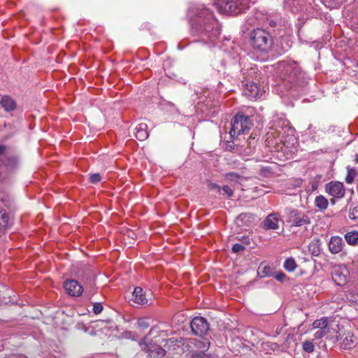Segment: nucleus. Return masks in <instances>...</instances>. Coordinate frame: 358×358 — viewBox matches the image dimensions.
Masks as SVG:
<instances>
[{
  "label": "nucleus",
  "instance_id": "nucleus-1",
  "mask_svg": "<svg viewBox=\"0 0 358 358\" xmlns=\"http://www.w3.org/2000/svg\"><path fill=\"white\" fill-rule=\"evenodd\" d=\"M190 33L194 42L212 47L220 34V25L213 13L204 6L191 8Z\"/></svg>",
  "mask_w": 358,
  "mask_h": 358
},
{
  "label": "nucleus",
  "instance_id": "nucleus-2",
  "mask_svg": "<svg viewBox=\"0 0 358 358\" xmlns=\"http://www.w3.org/2000/svg\"><path fill=\"white\" fill-rule=\"evenodd\" d=\"M280 69L281 85L287 90L294 85H303L306 82L305 73L301 71L296 62L294 61H282L279 63Z\"/></svg>",
  "mask_w": 358,
  "mask_h": 358
},
{
  "label": "nucleus",
  "instance_id": "nucleus-3",
  "mask_svg": "<svg viewBox=\"0 0 358 358\" xmlns=\"http://www.w3.org/2000/svg\"><path fill=\"white\" fill-rule=\"evenodd\" d=\"M250 44L254 50L265 53L271 50L273 38L266 30L257 29L250 34Z\"/></svg>",
  "mask_w": 358,
  "mask_h": 358
},
{
  "label": "nucleus",
  "instance_id": "nucleus-4",
  "mask_svg": "<svg viewBox=\"0 0 358 358\" xmlns=\"http://www.w3.org/2000/svg\"><path fill=\"white\" fill-rule=\"evenodd\" d=\"M214 3L220 13L236 15L248 9L250 0H215Z\"/></svg>",
  "mask_w": 358,
  "mask_h": 358
},
{
  "label": "nucleus",
  "instance_id": "nucleus-5",
  "mask_svg": "<svg viewBox=\"0 0 358 358\" xmlns=\"http://www.w3.org/2000/svg\"><path fill=\"white\" fill-rule=\"evenodd\" d=\"M252 126L251 120L248 116L239 113L236 115L231 121V138L238 139L240 136L248 134Z\"/></svg>",
  "mask_w": 358,
  "mask_h": 358
},
{
  "label": "nucleus",
  "instance_id": "nucleus-6",
  "mask_svg": "<svg viewBox=\"0 0 358 358\" xmlns=\"http://www.w3.org/2000/svg\"><path fill=\"white\" fill-rule=\"evenodd\" d=\"M285 220L291 227H306L310 224L308 213L296 208H286L285 210Z\"/></svg>",
  "mask_w": 358,
  "mask_h": 358
},
{
  "label": "nucleus",
  "instance_id": "nucleus-7",
  "mask_svg": "<svg viewBox=\"0 0 358 358\" xmlns=\"http://www.w3.org/2000/svg\"><path fill=\"white\" fill-rule=\"evenodd\" d=\"M155 332H158V328L157 326L152 327L147 336L142 338L139 341V345L142 350L148 354V356L152 358H159L165 355L166 350L162 347L151 343H148V336L152 335Z\"/></svg>",
  "mask_w": 358,
  "mask_h": 358
},
{
  "label": "nucleus",
  "instance_id": "nucleus-8",
  "mask_svg": "<svg viewBox=\"0 0 358 358\" xmlns=\"http://www.w3.org/2000/svg\"><path fill=\"white\" fill-rule=\"evenodd\" d=\"M20 165L19 157L8 150L5 145H0V166H3L8 171H14Z\"/></svg>",
  "mask_w": 358,
  "mask_h": 358
},
{
  "label": "nucleus",
  "instance_id": "nucleus-9",
  "mask_svg": "<svg viewBox=\"0 0 358 358\" xmlns=\"http://www.w3.org/2000/svg\"><path fill=\"white\" fill-rule=\"evenodd\" d=\"M190 327L192 333L198 336L205 335L209 329L207 320L203 317L193 318L190 323Z\"/></svg>",
  "mask_w": 358,
  "mask_h": 358
},
{
  "label": "nucleus",
  "instance_id": "nucleus-10",
  "mask_svg": "<svg viewBox=\"0 0 358 358\" xmlns=\"http://www.w3.org/2000/svg\"><path fill=\"white\" fill-rule=\"evenodd\" d=\"M324 330L327 339L331 340L333 343L339 341L341 336V328L336 321L331 318Z\"/></svg>",
  "mask_w": 358,
  "mask_h": 358
},
{
  "label": "nucleus",
  "instance_id": "nucleus-11",
  "mask_svg": "<svg viewBox=\"0 0 358 358\" xmlns=\"http://www.w3.org/2000/svg\"><path fill=\"white\" fill-rule=\"evenodd\" d=\"M325 191L330 196L341 199L344 196L345 190L342 182L338 181H331L325 185Z\"/></svg>",
  "mask_w": 358,
  "mask_h": 358
},
{
  "label": "nucleus",
  "instance_id": "nucleus-12",
  "mask_svg": "<svg viewBox=\"0 0 358 358\" xmlns=\"http://www.w3.org/2000/svg\"><path fill=\"white\" fill-rule=\"evenodd\" d=\"M331 278L338 286H343L348 281V270L341 266H336L332 268Z\"/></svg>",
  "mask_w": 358,
  "mask_h": 358
},
{
  "label": "nucleus",
  "instance_id": "nucleus-13",
  "mask_svg": "<svg viewBox=\"0 0 358 358\" xmlns=\"http://www.w3.org/2000/svg\"><path fill=\"white\" fill-rule=\"evenodd\" d=\"M289 122L283 114H278L273 117L270 122V128L276 131L278 134L289 127Z\"/></svg>",
  "mask_w": 358,
  "mask_h": 358
},
{
  "label": "nucleus",
  "instance_id": "nucleus-14",
  "mask_svg": "<svg viewBox=\"0 0 358 358\" xmlns=\"http://www.w3.org/2000/svg\"><path fill=\"white\" fill-rule=\"evenodd\" d=\"M64 288L66 292L71 296H79L83 292L82 285L76 280L67 279L64 282Z\"/></svg>",
  "mask_w": 358,
  "mask_h": 358
},
{
  "label": "nucleus",
  "instance_id": "nucleus-15",
  "mask_svg": "<svg viewBox=\"0 0 358 358\" xmlns=\"http://www.w3.org/2000/svg\"><path fill=\"white\" fill-rule=\"evenodd\" d=\"M242 85L244 87L243 93L248 99H257L259 97V88L254 81L242 80Z\"/></svg>",
  "mask_w": 358,
  "mask_h": 358
},
{
  "label": "nucleus",
  "instance_id": "nucleus-16",
  "mask_svg": "<svg viewBox=\"0 0 358 358\" xmlns=\"http://www.w3.org/2000/svg\"><path fill=\"white\" fill-rule=\"evenodd\" d=\"M343 329L342 327L341 336L339 338V340L341 341V348L343 349H352L355 348L357 345V338L354 336L352 332L343 331Z\"/></svg>",
  "mask_w": 358,
  "mask_h": 358
},
{
  "label": "nucleus",
  "instance_id": "nucleus-17",
  "mask_svg": "<svg viewBox=\"0 0 358 358\" xmlns=\"http://www.w3.org/2000/svg\"><path fill=\"white\" fill-rule=\"evenodd\" d=\"M345 243L343 239L338 236H332L329 242V250L332 254H338L343 249Z\"/></svg>",
  "mask_w": 358,
  "mask_h": 358
},
{
  "label": "nucleus",
  "instance_id": "nucleus-18",
  "mask_svg": "<svg viewBox=\"0 0 358 358\" xmlns=\"http://www.w3.org/2000/svg\"><path fill=\"white\" fill-rule=\"evenodd\" d=\"M131 300L139 305H144L148 303L145 293L141 287H136L132 292Z\"/></svg>",
  "mask_w": 358,
  "mask_h": 358
},
{
  "label": "nucleus",
  "instance_id": "nucleus-19",
  "mask_svg": "<svg viewBox=\"0 0 358 358\" xmlns=\"http://www.w3.org/2000/svg\"><path fill=\"white\" fill-rule=\"evenodd\" d=\"M279 215L270 214L264 221V228L265 229H277L279 227Z\"/></svg>",
  "mask_w": 358,
  "mask_h": 358
},
{
  "label": "nucleus",
  "instance_id": "nucleus-20",
  "mask_svg": "<svg viewBox=\"0 0 358 358\" xmlns=\"http://www.w3.org/2000/svg\"><path fill=\"white\" fill-rule=\"evenodd\" d=\"M135 136L139 141H144L148 138V126L145 123H140L135 128Z\"/></svg>",
  "mask_w": 358,
  "mask_h": 358
},
{
  "label": "nucleus",
  "instance_id": "nucleus-21",
  "mask_svg": "<svg viewBox=\"0 0 358 358\" xmlns=\"http://www.w3.org/2000/svg\"><path fill=\"white\" fill-rule=\"evenodd\" d=\"M0 104L6 112H10L15 109V101L9 96H3L1 101Z\"/></svg>",
  "mask_w": 358,
  "mask_h": 358
},
{
  "label": "nucleus",
  "instance_id": "nucleus-22",
  "mask_svg": "<svg viewBox=\"0 0 358 358\" xmlns=\"http://www.w3.org/2000/svg\"><path fill=\"white\" fill-rule=\"evenodd\" d=\"M242 78L243 80H248L249 82L254 81L257 77V69L256 66H252L250 69H242Z\"/></svg>",
  "mask_w": 358,
  "mask_h": 358
},
{
  "label": "nucleus",
  "instance_id": "nucleus-23",
  "mask_svg": "<svg viewBox=\"0 0 358 358\" xmlns=\"http://www.w3.org/2000/svg\"><path fill=\"white\" fill-rule=\"evenodd\" d=\"M344 238L350 245H358V231L352 230L348 231L345 234Z\"/></svg>",
  "mask_w": 358,
  "mask_h": 358
},
{
  "label": "nucleus",
  "instance_id": "nucleus-24",
  "mask_svg": "<svg viewBox=\"0 0 358 358\" xmlns=\"http://www.w3.org/2000/svg\"><path fill=\"white\" fill-rule=\"evenodd\" d=\"M315 205L321 211H324L327 208L329 201L324 196L320 195L315 197Z\"/></svg>",
  "mask_w": 358,
  "mask_h": 358
},
{
  "label": "nucleus",
  "instance_id": "nucleus-25",
  "mask_svg": "<svg viewBox=\"0 0 358 358\" xmlns=\"http://www.w3.org/2000/svg\"><path fill=\"white\" fill-rule=\"evenodd\" d=\"M331 318L327 317H323L320 319L316 320L313 322V329H324L326 328L328 322Z\"/></svg>",
  "mask_w": 358,
  "mask_h": 358
},
{
  "label": "nucleus",
  "instance_id": "nucleus-26",
  "mask_svg": "<svg viewBox=\"0 0 358 358\" xmlns=\"http://www.w3.org/2000/svg\"><path fill=\"white\" fill-rule=\"evenodd\" d=\"M10 222V217L5 209L0 208V229L6 228Z\"/></svg>",
  "mask_w": 358,
  "mask_h": 358
},
{
  "label": "nucleus",
  "instance_id": "nucleus-27",
  "mask_svg": "<svg viewBox=\"0 0 358 358\" xmlns=\"http://www.w3.org/2000/svg\"><path fill=\"white\" fill-rule=\"evenodd\" d=\"M308 250L313 256H319L321 252L320 240L313 241L308 245Z\"/></svg>",
  "mask_w": 358,
  "mask_h": 358
},
{
  "label": "nucleus",
  "instance_id": "nucleus-28",
  "mask_svg": "<svg viewBox=\"0 0 358 358\" xmlns=\"http://www.w3.org/2000/svg\"><path fill=\"white\" fill-rule=\"evenodd\" d=\"M241 150H239L238 154L243 157H248L251 155L255 150V145H247L245 144L241 145L240 146Z\"/></svg>",
  "mask_w": 358,
  "mask_h": 358
},
{
  "label": "nucleus",
  "instance_id": "nucleus-29",
  "mask_svg": "<svg viewBox=\"0 0 358 358\" xmlns=\"http://www.w3.org/2000/svg\"><path fill=\"white\" fill-rule=\"evenodd\" d=\"M347 176L345 177V182L348 184H352L354 182L355 178L357 176V171L355 168L350 166L347 167Z\"/></svg>",
  "mask_w": 358,
  "mask_h": 358
},
{
  "label": "nucleus",
  "instance_id": "nucleus-30",
  "mask_svg": "<svg viewBox=\"0 0 358 358\" xmlns=\"http://www.w3.org/2000/svg\"><path fill=\"white\" fill-rule=\"evenodd\" d=\"M283 266L286 271L292 272L295 270L296 264L293 258H288L285 261Z\"/></svg>",
  "mask_w": 358,
  "mask_h": 358
},
{
  "label": "nucleus",
  "instance_id": "nucleus-31",
  "mask_svg": "<svg viewBox=\"0 0 358 358\" xmlns=\"http://www.w3.org/2000/svg\"><path fill=\"white\" fill-rule=\"evenodd\" d=\"M137 327L138 329H140L142 331H144L147 329L150 324L149 322V318L148 317H141L139 318L137 321Z\"/></svg>",
  "mask_w": 358,
  "mask_h": 358
},
{
  "label": "nucleus",
  "instance_id": "nucleus-32",
  "mask_svg": "<svg viewBox=\"0 0 358 358\" xmlns=\"http://www.w3.org/2000/svg\"><path fill=\"white\" fill-rule=\"evenodd\" d=\"M261 266L259 267L258 274L260 275L261 278L266 277V276H273V270L271 266H264L262 270Z\"/></svg>",
  "mask_w": 358,
  "mask_h": 358
},
{
  "label": "nucleus",
  "instance_id": "nucleus-33",
  "mask_svg": "<svg viewBox=\"0 0 358 358\" xmlns=\"http://www.w3.org/2000/svg\"><path fill=\"white\" fill-rule=\"evenodd\" d=\"M241 145L235 143L234 141H227L225 149L227 151L238 153Z\"/></svg>",
  "mask_w": 358,
  "mask_h": 358
},
{
  "label": "nucleus",
  "instance_id": "nucleus-34",
  "mask_svg": "<svg viewBox=\"0 0 358 358\" xmlns=\"http://www.w3.org/2000/svg\"><path fill=\"white\" fill-rule=\"evenodd\" d=\"M349 218L356 220L358 218V204H351L349 209Z\"/></svg>",
  "mask_w": 358,
  "mask_h": 358
},
{
  "label": "nucleus",
  "instance_id": "nucleus-35",
  "mask_svg": "<svg viewBox=\"0 0 358 358\" xmlns=\"http://www.w3.org/2000/svg\"><path fill=\"white\" fill-rule=\"evenodd\" d=\"M302 348L305 352L311 353L314 351L315 346L312 341H305L302 343Z\"/></svg>",
  "mask_w": 358,
  "mask_h": 358
},
{
  "label": "nucleus",
  "instance_id": "nucleus-36",
  "mask_svg": "<svg viewBox=\"0 0 358 358\" xmlns=\"http://www.w3.org/2000/svg\"><path fill=\"white\" fill-rule=\"evenodd\" d=\"M222 195H226L230 198L234 195V190L228 185H224L221 188Z\"/></svg>",
  "mask_w": 358,
  "mask_h": 358
},
{
  "label": "nucleus",
  "instance_id": "nucleus-37",
  "mask_svg": "<svg viewBox=\"0 0 358 358\" xmlns=\"http://www.w3.org/2000/svg\"><path fill=\"white\" fill-rule=\"evenodd\" d=\"M252 214L250 213H241L236 218L237 223L240 224V222H242L245 220H250Z\"/></svg>",
  "mask_w": 358,
  "mask_h": 358
},
{
  "label": "nucleus",
  "instance_id": "nucleus-38",
  "mask_svg": "<svg viewBox=\"0 0 358 358\" xmlns=\"http://www.w3.org/2000/svg\"><path fill=\"white\" fill-rule=\"evenodd\" d=\"M208 187L211 191H215L216 192L221 194V187L215 182H208Z\"/></svg>",
  "mask_w": 358,
  "mask_h": 358
},
{
  "label": "nucleus",
  "instance_id": "nucleus-39",
  "mask_svg": "<svg viewBox=\"0 0 358 358\" xmlns=\"http://www.w3.org/2000/svg\"><path fill=\"white\" fill-rule=\"evenodd\" d=\"M225 177L230 181H236L241 178V176L235 172H229L226 173Z\"/></svg>",
  "mask_w": 358,
  "mask_h": 358
},
{
  "label": "nucleus",
  "instance_id": "nucleus-40",
  "mask_svg": "<svg viewBox=\"0 0 358 358\" xmlns=\"http://www.w3.org/2000/svg\"><path fill=\"white\" fill-rule=\"evenodd\" d=\"M101 176L99 173H93L90 176V182L95 184L101 181Z\"/></svg>",
  "mask_w": 358,
  "mask_h": 358
},
{
  "label": "nucleus",
  "instance_id": "nucleus-41",
  "mask_svg": "<svg viewBox=\"0 0 358 358\" xmlns=\"http://www.w3.org/2000/svg\"><path fill=\"white\" fill-rule=\"evenodd\" d=\"M93 313L96 315L99 314L103 310V306L101 303H94L93 305Z\"/></svg>",
  "mask_w": 358,
  "mask_h": 358
},
{
  "label": "nucleus",
  "instance_id": "nucleus-42",
  "mask_svg": "<svg viewBox=\"0 0 358 358\" xmlns=\"http://www.w3.org/2000/svg\"><path fill=\"white\" fill-rule=\"evenodd\" d=\"M245 249V246L241 243H235L231 248V250L234 253H238Z\"/></svg>",
  "mask_w": 358,
  "mask_h": 358
},
{
  "label": "nucleus",
  "instance_id": "nucleus-43",
  "mask_svg": "<svg viewBox=\"0 0 358 358\" xmlns=\"http://www.w3.org/2000/svg\"><path fill=\"white\" fill-rule=\"evenodd\" d=\"M273 276L279 282H283L286 277L285 274L282 271H279L277 272L276 273H273Z\"/></svg>",
  "mask_w": 358,
  "mask_h": 358
},
{
  "label": "nucleus",
  "instance_id": "nucleus-44",
  "mask_svg": "<svg viewBox=\"0 0 358 358\" xmlns=\"http://www.w3.org/2000/svg\"><path fill=\"white\" fill-rule=\"evenodd\" d=\"M239 241L241 242V244L245 246L250 244L251 238L249 236H243L239 238Z\"/></svg>",
  "mask_w": 358,
  "mask_h": 358
},
{
  "label": "nucleus",
  "instance_id": "nucleus-45",
  "mask_svg": "<svg viewBox=\"0 0 358 358\" xmlns=\"http://www.w3.org/2000/svg\"><path fill=\"white\" fill-rule=\"evenodd\" d=\"M324 336H325V332H324V329H319L314 334V338L317 339V340L321 339Z\"/></svg>",
  "mask_w": 358,
  "mask_h": 358
},
{
  "label": "nucleus",
  "instance_id": "nucleus-46",
  "mask_svg": "<svg viewBox=\"0 0 358 358\" xmlns=\"http://www.w3.org/2000/svg\"><path fill=\"white\" fill-rule=\"evenodd\" d=\"M125 337L133 341L137 340V335L136 333L133 331H127L125 333Z\"/></svg>",
  "mask_w": 358,
  "mask_h": 358
},
{
  "label": "nucleus",
  "instance_id": "nucleus-47",
  "mask_svg": "<svg viewBox=\"0 0 358 358\" xmlns=\"http://www.w3.org/2000/svg\"><path fill=\"white\" fill-rule=\"evenodd\" d=\"M255 143H256L255 138V137H252L251 136H250V138L245 142V145H247L248 146L249 145H253L255 146Z\"/></svg>",
  "mask_w": 358,
  "mask_h": 358
},
{
  "label": "nucleus",
  "instance_id": "nucleus-48",
  "mask_svg": "<svg viewBox=\"0 0 358 358\" xmlns=\"http://www.w3.org/2000/svg\"><path fill=\"white\" fill-rule=\"evenodd\" d=\"M267 22L271 27H275L277 24L276 22L274 20L268 19Z\"/></svg>",
  "mask_w": 358,
  "mask_h": 358
},
{
  "label": "nucleus",
  "instance_id": "nucleus-49",
  "mask_svg": "<svg viewBox=\"0 0 358 358\" xmlns=\"http://www.w3.org/2000/svg\"><path fill=\"white\" fill-rule=\"evenodd\" d=\"M165 342H166V344L164 345V346H166V345H173L175 343V341L173 340V338H170V339L166 340Z\"/></svg>",
  "mask_w": 358,
  "mask_h": 358
},
{
  "label": "nucleus",
  "instance_id": "nucleus-50",
  "mask_svg": "<svg viewBox=\"0 0 358 358\" xmlns=\"http://www.w3.org/2000/svg\"><path fill=\"white\" fill-rule=\"evenodd\" d=\"M317 188V184L316 182H314L312 183V189L313 190H315Z\"/></svg>",
  "mask_w": 358,
  "mask_h": 358
},
{
  "label": "nucleus",
  "instance_id": "nucleus-51",
  "mask_svg": "<svg viewBox=\"0 0 358 358\" xmlns=\"http://www.w3.org/2000/svg\"><path fill=\"white\" fill-rule=\"evenodd\" d=\"M330 201H331V203L332 204H335V202H336V201H335V199H330Z\"/></svg>",
  "mask_w": 358,
  "mask_h": 358
},
{
  "label": "nucleus",
  "instance_id": "nucleus-52",
  "mask_svg": "<svg viewBox=\"0 0 358 358\" xmlns=\"http://www.w3.org/2000/svg\"><path fill=\"white\" fill-rule=\"evenodd\" d=\"M355 162L356 163H358V154L355 155Z\"/></svg>",
  "mask_w": 358,
  "mask_h": 358
},
{
  "label": "nucleus",
  "instance_id": "nucleus-53",
  "mask_svg": "<svg viewBox=\"0 0 358 358\" xmlns=\"http://www.w3.org/2000/svg\"><path fill=\"white\" fill-rule=\"evenodd\" d=\"M289 48V45H287V48L285 49V51L287 50V49Z\"/></svg>",
  "mask_w": 358,
  "mask_h": 358
}]
</instances>
